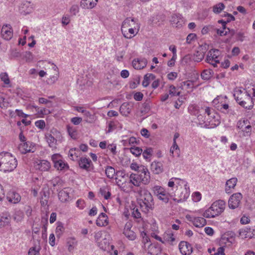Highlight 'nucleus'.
I'll return each mask as SVG.
<instances>
[{"instance_id": "nucleus-10", "label": "nucleus", "mask_w": 255, "mask_h": 255, "mask_svg": "<svg viewBox=\"0 0 255 255\" xmlns=\"http://www.w3.org/2000/svg\"><path fill=\"white\" fill-rule=\"evenodd\" d=\"M243 196L241 193L233 194L229 198L228 206L230 209H235L239 207Z\"/></svg>"}, {"instance_id": "nucleus-53", "label": "nucleus", "mask_w": 255, "mask_h": 255, "mask_svg": "<svg viewBox=\"0 0 255 255\" xmlns=\"http://www.w3.org/2000/svg\"><path fill=\"white\" fill-rule=\"evenodd\" d=\"M152 150L151 148H147L144 150L142 152V156L146 160H149L152 155Z\"/></svg>"}, {"instance_id": "nucleus-48", "label": "nucleus", "mask_w": 255, "mask_h": 255, "mask_svg": "<svg viewBox=\"0 0 255 255\" xmlns=\"http://www.w3.org/2000/svg\"><path fill=\"white\" fill-rule=\"evenodd\" d=\"M129 150L130 152L136 156L140 155L142 152L141 148L135 146L131 147Z\"/></svg>"}, {"instance_id": "nucleus-29", "label": "nucleus", "mask_w": 255, "mask_h": 255, "mask_svg": "<svg viewBox=\"0 0 255 255\" xmlns=\"http://www.w3.org/2000/svg\"><path fill=\"white\" fill-rule=\"evenodd\" d=\"M171 23L173 26L180 27L183 23V20L180 15H175L172 16Z\"/></svg>"}, {"instance_id": "nucleus-6", "label": "nucleus", "mask_w": 255, "mask_h": 255, "mask_svg": "<svg viewBox=\"0 0 255 255\" xmlns=\"http://www.w3.org/2000/svg\"><path fill=\"white\" fill-rule=\"evenodd\" d=\"M132 27L139 28L138 24L136 22V20L131 17H127L123 21L121 27V30L125 37L129 39L133 37V36L131 35H128V33L127 30L128 27Z\"/></svg>"}, {"instance_id": "nucleus-3", "label": "nucleus", "mask_w": 255, "mask_h": 255, "mask_svg": "<svg viewBox=\"0 0 255 255\" xmlns=\"http://www.w3.org/2000/svg\"><path fill=\"white\" fill-rule=\"evenodd\" d=\"M226 207V202L222 200H219L214 202L211 207L205 211L202 214L204 218H212L220 215L224 211Z\"/></svg>"}, {"instance_id": "nucleus-25", "label": "nucleus", "mask_w": 255, "mask_h": 255, "mask_svg": "<svg viewBox=\"0 0 255 255\" xmlns=\"http://www.w3.org/2000/svg\"><path fill=\"white\" fill-rule=\"evenodd\" d=\"M238 179L236 177H233L227 180L226 183L225 191L229 194L232 192V190L235 188L237 184Z\"/></svg>"}, {"instance_id": "nucleus-16", "label": "nucleus", "mask_w": 255, "mask_h": 255, "mask_svg": "<svg viewBox=\"0 0 255 255\" xmlns=\"http://www.w3.org/2000/svg\"><path fill=\"white\" fill-rule=\"evenodd\" d=\"M132 224L130 222H128L125 225L123 234L129 240L133 241L136 238L135 233L131 230Z\"/></svg>"}, {"instance_id": "nucleus-13", "label": "nucleus", "mask_w": 255, "mask_h": 255, "mask_svg": "<svg viewBox=\"0 0 255 255\" xmlns=\"http://www.w3.org/2000/svg\"><path fill=\"white\" fill-rule=\"evenodd\" d=\"M18 150L22 154L34 152L35 150V144L30 141L22 142L18 145Z\"/></svg>"}, {"instance_id": "nucleus-47", "label": "nucleus", "mask_w": 255, "mask_h": 255, "mask_svg": "<svg viewBox=\"0 0 255 255\" xmlns=\"http://www.w3.org/2000/svg\"><path fill=\"white\" fill-rule=\"evenodd\" d=\"M119 124L118 121H111L108 125V130L106 131L107 133H110L113 131L118 127V125Z\"/></svg>"}, {"instance_id": "nucleus-36", "label": "nucleus", "mask_w": 255, "mask_h": 255, "mask_svg": "<svg viewBox=\"0 0 255 255\" xmlns=\"http://www.w3.org/2000/svg\"><path fill=\"white\" fill-rule=\"evenodd\" d=\"M116 182L117 185L120 187V188L125 192H128V190L127 189V187L128 186V181L126 179H120L118 177L115 178Z\"/></svg>"}, {"instance_id": "nucleus-33", "label": "nucleus", "mask_w": 255, "mask_h": 255, "mask_svg": "<svg viewBox=\"0 0 255 255\" xmlns=\"http://www.w3.org/2000/svg\"><path fill=\"white\" fill-rule=\"evenodd\" d=\"M120 113L124 116H127L131 112V107L128 103H124L120 108Z\"/></svg>"}, {"instance_id": "nucleus-55", "label": "nucleus", "mask_w": 255, "mask_h": 255, "mask_svg": "<svg viewBox=\"0 0 255 255\" xmlns=\"http://www.w3.org/2000/svg\"><path fill=\"white\" fill-rule=\"evenodd\" d=\"M67 131L69 135L73 138H75L76 135V131L74 128L69 126H67Z\"/></svg>"}, {"instance_id": "nucleus-4", "label": "nucleus", "mask_w": 255, "mask_h": 255, "mask_svg": "<svg viewBox=\"0 0 255 255\" xmlns=\"http://www.w3.org/2000/svg\"><path fill=\"white\" fill-rule=\"evenodd\" d=\"M234 96L236 101L242 107L248 110H251L253 108V105L246 106V102L243 100L244 99V97H246L247 99L250 100L251 98V96L247 92L245 91L243 92L241 89H237L234 91Z\"/></svg>"}, {"instance_id": "nucleus-45", "label": "nucleus", "mask_w": 255, "mask_h": 255, "mask_svg": "<svg viewBox=\"0 0 255 255\" xmlns=\"http://www.w3.org/2000/svg\"><path fill=\"white\" fill-rule=\"evenodd\" d=\"M10 219L9 217L2 216L0 219V228L7 226L10 223Z\"/></svg>"}, {"instance_id": "nucleus-46", "label": "nucleus", "mask_w": 255, "mask_h": 255, "mask_svg": "<svg viewBox=\"0 0 255 255\" xmlns=\"http://www.w3.org/2000/svg\"><path fill=\"white\" fill-rule=\"evenodd\" d=\"M204 57V53L202 51H197L194 54V60L196 62H200Z\"/></svg>"}, {"instance_id": "nucleus-51", "label": "nucleus", "mask_w": 255, "mask_h": 255, "mask_svg": "<svg viewBox=\"0 0 255 255\" xmlns=\"http://www.w3.org/2000/svg\"><path fill=\"white\" fill-rule=\"evenodd\" d=\"M82 113L83 114L84 116L87 118L86 120L87 122L92 123L94 121V116L92 115L89 111L87 110L82 111Z\"/></svg>"}, {"instance_id": "nucleus-1", "label": "nucleus", "mask_w": 255, "mask_h": 255, "mask_svg": "<svg viewBox=\"0 0 255 255\" xmlns=\"http://www.w3.org/2000/svg\"><path fill=\"white\" fill-rule=\"evenodd\" d=\"M136 192L139 196L140 208L145 214L152 211L154 207V202L151 194L145 188H137Z\"/></svg>"}, {"instance_id": "nucleus-27", "label": "nucleus", "mask_w": 255, "mask_h": 255, "mask_svg": "<svg viewBox=\"0 0 255 255\" xmlns=\"http://www.w3.org/2000/svg\"><path fill=\"white\" fill-rule=\"evenodd\" d=\"M188 111L190 114L196 116L199 121L202 119V116L199 114V107L197 105L195 104L190 105L188 107Z\"/></svg>"}, {"instance_id": "nucleus-17", "label": "nucleus", "mask_w": 255, "mask_h": 255, "mask_svg": "<svg viewBox=\"0 0 255 255\" xmlns=\"http://www.w3.org/2000/svg\"><path fill=\"white\" fill-rule=\"evenodd\" d=\"M151 171L155 174H159L164 171L163 161H154L150 164Z\"/></svg>"}, {"instance_id": "nucleus-38", "label": "nucleus", "mask_w": 255, "mask_h": 255, "mask_svg": "<svg viewBox=\"0 0 255 255\" xmlns=\"http://www.w3.org/2000/svg\"><path fill=\"white\" fill-rule=\"evenodd\" d=\"M116 171L114 167L108 166L105 169V173L107 177L109 178H113L114 176L116 174Z\"/></svg>"}, {"instance_id": "nucleus-63", "label": "nucleus", "mask_w": 255, "mask_h": 255, "mask_svg": "<svg viewBox=\"0 0 255 255\" xmlns=\"http://www.w3.org/2000/svg\"><path fill=\"white\" fill-rule=\"evenodd\" d=\"M116 175L117 177H121L123 179L127 180V178L128 179V176L126 175L123 171H117L116 172Z\"/></svg>"}, {"instance_id": "nucleus-11", "label": "nucleus", "mask_w": 255, "mask_h": 255, "mask_svg": "<svg viewBox=\"0 0 255 255\" xmlns=\"http://www.w3.org/2000/svg\"><path fill=\"white\" fill-rule=\"evenodd\" d=\"M138 173L137 176L141 183L144 185L148 184L150 180V173L148 169L144 166H140Z\"/></svg>"}, {"instance_id": "nucleus-26", "label": "nucleus", "mask_w": 255, "mask_h": 255, "mask_svg": "<svg viewBox=\"0 0 255 255\" xmlns=\"http://www.w3.org/2000/svg\"><path fill=\"white\" fill-rule=\"evenodd\" d=\"M6 198L9 202L16 204L20 202L21 196L18 193L12 191L8 194Z\"/></svg>"}, {"instance_id": "nucleus-24", "label": "nucleus", "mask_w": 255, "mask_h": 255, "mask_svg": "<svg viewBox=\"0 0 255 255\" xmlns=\"http://www.w3.org/2000/svg\"><path fill=\"white\" fill-rule=\"evenodd\" d=\"M175 241L174 235L171 231H167L163 234L164 244L168 243L173 245V242Z\"/></svg>"}, {"instance_id": "nucleus-20", "label": "nucleus", "mask_w": 255, "mask_h": 255, "mask_svg": "<svg viewBox=\"0 0 255 255\" xmlns=\"http://www.w3.org/2000/svg\"><path fill=\"white\" fill-rule=\"evenodd\" d=\"M71 189L69 188H65L58 193V198L61 202L65 203L68 202L70 199L69 194Z\"/></svg>"}, {"instance_id": "nucleus-50", "label": "nucleus", "mask_w": 255, "mask_h": 255, "mask_svg": "<svg viewBox=\"0 0 255 255\" xmlns=\"http://www.w3.org/2000/svg\"><path fill=\"white\" fill-rule=\"evenodd\" d=\"M175 152L177 155H179V148L176 142H173V145L170 149V153L172 156H174V152Z\"/></svg>"}, {"instance_id": "nucleus-32", "label": "nucleus", "mask_w": 255, "mask_h": 255, "mask_svg": "<svg viewBox=\"0 0 255 255\" xmlns=\"http://www.w3.org/2000/svg\"><path fill=\"white\" fill-rule=\"evenodd\" d=\"M190 195V191L189 189H183L182 191H181L180 195H179V197L180 198L179 199H174L175 201L177 200L178 203L182 202L186 200L189 197Z\"/></svg>"}, {"instance_id": "nucleus-19", "label": "nucleus", "mask_w": 255, "mask_h": 255, "mask_svg": "<svg viewBox=\"0 0 255 255\" xmlns=\"http://www.w3.org/2000/svg\"><path fill=\"white\" fill-rule=\"evenodd\" d=\"M147 60L145 58L134 59L132 62V66L135 69H141L146 67Z\"/></svg>"}, {"instance_id": "nucleus-31", "label": "nucleus", "mask_w": 255, "mask_h": 255, "mask_svg": "<svg viewBox=\"0 0 255 255\" xmlns=\"http://www.w3.org/2000/svg\"><path fill=\"white\" fill-rule=\"evenodd\" d=\"M219 110L222 113H223L226 114L228 115H234L235 114V111L231 109V107H229V105L227 104H221Z\"/></svg>"}, {"instance_id": "nucleus-40", "label": "nucleus", "mask_w": 255, "mask_h": 255, "mask_svg": "<svg viewBox=\"0 0 255 255\" xmlns=\"http://www.w3.org/2000/svg\"><path fill=\"white\" fill-rule=\"evenodd\" d=\"M225 7L223 3L220 2L213 6V11L216 14L220 13Z\"/></svg>"}, {"instance_id": "nucleus-5", "label": "nucleus", "mask_w": 255, "mask_h": 255, "mask_svg": "<svg viewBox=\"0 0 255 255\" xmlns=\"http://www.w3.org/2000/svg\"><path fill=\"white\" fill-rule=\"evenodd\" d=\"M51 160L54 168L57 170L62 171L69 169L68 163L63 159L61 154L55 153L52 155Z\"/></svg>"}, {"instance_id": "nucleus-23", "label": "nucleus", "mask_w": 255, "mask_h": 255, "mask_svg": "<svg viewBox=\"0 0 255 255\" xmlns=\"http://www.w3.org/2000/svg\"><path fill=\"white\" fill-rule=\"evenodd\" d=\"M96 225L99 227H104L109 224L108 217L104 213H101L96 220Z\"/></svg>"}, {"instance_id": "nucleus-42", "label": "nucleus", "mask_w": 255, "mask_h": 255, "mask_svg": "<svg viewBox=\"0 0 255 255\" xmlns=\"http://www.w3.org/2000/svg\"><path fill=\"white\" fill-rule=\"evenodd\" d=\"M148 253L151 255H158L161 253L159 247L151 245L149 248Z\"/></svg>"}, {"instance_id": "nucleus-62", "label": "nucleus", "mask_w": 255, "mask_h": 255, "mask_svg": "<svg viewBox=\"0 0 255 255\" xmlns=\"http://www.w3.org/2000/svg\"><path fill=\"white\" fill-rule=\"evenodd\" d=\"M223 17H227L226 22L227 23H229L231 21H234L235 20V17L230 13H225L224 15H222Z\"/></svg>"}, {"instance_id": "nucleus-2", "label": "nucleus", "mask_w": 255, "mask_h": 255, "mask_svg": "<svg viewBox=\"0 0 255 255\" xmlns=\"http://www.w3.org/2000/svg\"><path fill=\"white\" fill-rule=\"evenodd\" d=\"M16 159L9 152L0 153V170L4 172L13 171L17 166Z\"/></svg>"}, {"instance_id": "nucleus-9", "label": "nucleus", "mask_w": 255, "mask_h": 255, "mask_svg": "<svg viewBox=\"0 0 255 255\" xmlns=\"http://www.w3.org/2000/svg\"><path fill=\"white\" fill-rule=\"evenodd\" d=\"M219 54L220 51L219 50H210L208 53L206 59V62L213 65L214 67H217V64L220 63V59H219Z\"/></svg>"}, {"instance_id": "nucleus-61", "label": "nucleus", "mask_w": 255, "mask_h": 255, "mask_svg": "<svg viewBox=\"0 0 255 255\" xmlns=\"http://www.w3.org/2000/svg\"><path fill=\"white\" fill-rule=\"evenodd\" d=\"M132 210V215L134 218L139 219L141 217V214L137 208H134Z\"/></svg>"}, {"instance_id": "nucleus-39", "label": "nucleus", "mask_w": 255, "mask_h": 255, "mask_svg": "<svg viewBox=\"0 0 255 255\" xmlns=\"http://www.w3.org/2000/svg\"><path fill=\"white\" fill-rule=\"evenodd\" d=\"M24 213L21 210H17L15 211L13 219L15 221L18 223L22 221L24 218Z\"/></svg>"}, {"instance_id": "nucleus-21", "label": "nucleus", "mask_w": 255, "mask_h": 255, "mask_svg": "<svg viewBox=\"0 0 255 255\" xmlns=\"http://www.w3.org/2000/svg\"><path fill=\"white\" fill-rule=\"evenodd\" d=\"M78 163L80 167L83 169H84L87 171H90V167L92 165V162L91 159L89 158L80 157L78 160Z\"/></svg>"}, {"instance_id": "nucleus-43", "label": "nucleus", "mask_w": 255, "mask_h": 255, "mask_svg": "<svg viewBox=\"0 0 255 255\" xmlns=\"http://www.w3.org/2000/svg\"><path fill=\"white\" fill-rule=\"evenodd\" d=\"M77 242L75 239L71 238L68 239L67 241L68 250L69 252H71L73 250L74 247L77 245Z\"/></svg>"}, {"instance_id": "nucleus-56", "label": "nucleus", "mask_w": 255, "mask_h": 255, "mask_svg": "<svg viewBox=\"0 0 255 255\" xmlns=\"http://www.w3.org/2000/svg\"><path fill=\"white\" fill-rule=\"evenodd\" d=\"M100 193L105 199L108 200L111 197V194L109 191H107L106 188H101Z\"/></svg>"}, {"instance_id": "nucleus-28", "label": "nucleus", "mask_w": 255, "mask_h": 255, "mask_svg": "<svg viewBox=\"0 0 255 255\" xmlns=\"http://www.w3.org/2000/svg\"><path fill=\"white\" fill-rule=\"evenodd\" d=\"M240 235L241 236H245V238H251L255 236V231L251 228L245 227L240 230Z\"/></svg>"}, {"instance_id": "nucleus-34", "label": "nucleus", "mask_w": 255, "mask_h": 255, "mask_svg": "<svg viewBox=\"0 0 255 255\" xmlns=\"http://www.w3.org/2000/svg\"><path fill=\"white\" fill-rule=\"evenodd\" d=\"M174 180H175V184L176 185L177 193H178V187H180V189H182V186H184L185 189H189V187L188 185V183L186 181L181 179L178 178L174 177Z\"/></svg>"}, {"instance_id": "nucleus-60", "label": "nucleus", "mask_w": 255, "mask_h": 255, "mask_svg": "<svg viewBox=\"0 0 255 255\" xmlns=\"http://www.w3.org/2000/svg\"><path fill=\"white\" fill-rule=\"evenodd\" d=\"M37 111L38 115L40 117H41V116H43V115H48L50 113L49 110L48 109H46L45 108H42L41 109H39V108H38V109L37 110Z\"/></svg>"}, {"instance_id": "nucleus-14", "label": "nucleus", "mask_w": 255, "mask_h": 255, "mask_svg": "<svg viewBox=\"0 0 255 255\" xmlns=\"http://www.w3.org/2000/svg\"><path fill=\"white\" fill-rule=\"evenodd\" d=\"M51 163L47 160L40 159L34 162V167L36 169L41 171H48L51 168Z\"/></svg>"}, {"instance_id": "nucleus-22", "label": "nucleus", "mask_w": 255, "mask_h": 255, "mask_svg": "<svg viewBox=\"0 0 255 255\" xmlns=\"http://www.w3.org/2000/svg\"><path fill=\"white\" fill-rule=\"evenodd\" d=\"M179 249L181 253L183 255H187L190 253L192 247L190 244L185 241H182L179 244Z\"/></svg>"}, {"instance_id": "nucleus-54", "label": "nucleus", "mask_w": 255, "mask_h": 255, "mask_svg": "<svg viewBox=\"0 0 255 255\" xmlns=\"http://www.w3.org/2000/svg\"><path fill=\"white\" fill-rule=\"evenodd\" d=\"M64 231L63 224L61 222L57 223V226L56 228V234L57 236H60Z\"/></svg>"}, {"instance_id": "nucleus-44", "label": "nucleus", "mask_w": 255, "mask_h": 255, "mask_svg": "<svg viewBox=\"0 0 255 255\" xmlns=\"http://www.w3.org/2000/svg\"><path fill=\"white\" fill-rule=\"evenodd\" d=\"M249 123L250 122L247 119H241L238 122L237 127L238 128L243 130L246 125Z\"/></svg>"}, {"instance_id": "nucleus-18", "label": "nucleus", "mask_w": 255, "mask_h": 255, "mask_svg": "<svg viewBox=\"0 0 255 255\" xmlns=\"http://www.w3.org/2000/svg\"><path fill=\"white\" fill-rule=\"evenodd\" d=\"M1 35L6 40H9L13 36V30L10 25H4L1 28Z\"/></svg>"}, {"instance_id": "nucleus-64", "label": "nucleus", "mask_w": 255, "mask_h": 255, "mask_svg": "<svg viewBox=\"0 0 255 255\" xmlns=\"http://www.w3.org/2000/svg\"><path fill=\"white\" fill-rule=\"evenodd\" d=\"M224 252V247H221L217 249V251L214 253V255H225Z\"/></svg>"}, {"instance_id": "nucleus-59", "label": "nucleus", "mask_w": 255, "mask_h": 255, "mask_svg": "<svg viewBox=\"0 0 255 255\" xmlns=\"http://www.w3.org/2000/svg\"><path fill=\"white\" fill-rule=\"evenodd\" d=\"M8 105V103L5 100V99L2 96H0V108L1 109L6 108Z\"/></svg>"}, {"instance_id": "nucleus-57", "label": "nucleus", "mask_w": 255, "mask_h": 255, "mask_svg": "<svg viewBox=\"0 0 255 255\" xmlns=\"http://www.w3.org/2000/svg\"><path fill=\"white\" fill-rule=\"evenodd\" d=\"M182 86H185L188 89H191L193 88V82L191 80H187L181 83Z\"/></svg>"}, {"instance_id": "nucleus-7", "label": "nucleus", "mask_w": 255, "mask_h": 255, "mask_svg": "<svg viewBox=\"0 0 255 255\" xmlns=\"http://www.w3.org/2000/svg\"><path fill=\"white\" fill-rule=\"evenodd\" d=\"M205 114H206L209 118H207L206 121H204L205 127L206 128H214L216 127L220 123L218 120H214L215 116L214 111L209 107H206L205 109Z\"/></svg>"}, {"instance_id": "nucleus-30", "label": "nucleus", "mask_w": 255, "mask_h": 255, "mask_svg": "<svg viewBox=\"0 0 255 255\" xmlns=\"http://www.w3.org/2000/svg\"><path fill=\"white\" fill-rule=\"evenodd\" d=\"M96 4L97 2L93 0H82L80 2V5L83 8L91 9Z\"/></svg>"}, {"instance_id": "nucleus-52", "label": "nucleus", "mask_w": 255, "mask_h": 255, "mask_svg": "<svg viewBox=\"0 0 255 255\" xmlns=\"http://www.w3.org/2000/svg\"><path fill=\"white\" fill-rule=\"evenodd\" d=\"M168 92L171 96H179L180 94V92H176V87L172 85L169 86Z\"/></svg>"}, {"instance_id": "nucleus-58", "label": "nucleus", "mask_w": 255, "mask_h": 255, "mask_svg": "<svg viewBox=\"0 0 255 255\" xmlns=\"http://www.w3.org/2000/svg\"><path fill=\"white\" fill-rule=\"evenodd\" d=\"M70 12L73 15H75L79 12V6L77 4L73 5L70 8Z\"/></svg>"}, {"instance_id": "nucleus-37", "label": "nucleus", "mask_w": 255, "mask_h": 255, "mask_svg": "<svg viewBox=\"0 0 255 255\" xmlns=\"http://www.w3.org/2000/svg\"><path fill=\"white\" fill-rule=\"evenodd\" d=\"M49 146L52 148H56L57 140L51 134H47L45 135Z\"/></svg>"}, {"instance_id": "nucleus-35", "label": "nucleus", "mask_w": 255, "mask_h": 255, "mask_svg": "<svg viewBox=\"0 0 255 255\" xmlns=\"http://www.w3.org/2000/svg\"><path fill=\"white\" fill-rule=\"evenodd\" d=\"M214 74V72L210 69H205L201 74V78L204 80L210 79Z\"/></svg>"}, {"instance_id": "nucleus-15", "label": "nucleus", "mask_w": 255, "mask_h": 255, "mask_svg": "<svg viewBox=\"0 0 255 255\" xmlns=\"http://www.w3.org/2000/svg\"><path fill=\"white\" fill-rule=\"evenodd\" d=\"M186 219L191 222L196 227L201 228L206 224V220L203 217H194L190 215H187Z\"/></svg>"}, {"instance_id": "nucleus-12", "label": "nucleus", "mask_w": 255, "mask_h": 255, "mask_svg": "<svg viewBox=\"0 0 255 255\" xmlns=\"http://www.w3.org/2000/svg\"><path fill=\"white\" fill-rule=\"evenodd\" d=\"M129 180L127 182V189L128 191L130 190H133V186L137 187V188L141 187L140 186L141 183V181L139 180V178L136 174L132 173L128 177Z\"/></svg>"}, {"instance_id": "nucleus-41", "label": "nucleus", "mask_w": 255, "mask_h": 255, "mask_svg": "<svg viewBox=\"0 0 255 255\" xmlns=\"http://www.w3.org/2000/svg\"><path fill=\"white\" fill-rule=\"evenodd\" d=\"M77 151L78 152L79 151L76 148L70 149L69 151L68 157L73 161L77 160L78 155Z\"/></svg>"}, {"instance_id": "nucleus-49", "label": "nucleus", "mask_w": 255, "mask_h": 255, "mask_svg": "<svg viewBox=\"0 0 255 255\" xmlns=\"http://www.w3.org/2000/svg\"><path fill=\"white\" fill-rule=\"evenodd\" d=\"M0 79L5 85H8L10 83V80L8 75L6 72H2L0 74Z\"/></svg>"}, {"instance_id": "nucleus-8", "label": "nucleus", "mask_w": 255, "mask_h": 255, "mask_svg": "<svg viewBox=\"0 0 255 255\" xmlns=\"http://www.w3.org/2000/svg\"><path fill=\"white\" fill-rule=\"evenodd\" d=\"M152 191L154 195L157 198L165 203H167L169 201V194L161 186H154L152 188Z\"/></svg>"}]
</instances>
